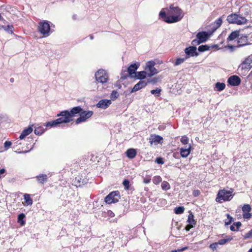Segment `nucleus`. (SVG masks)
Listing matches in <instances>:
<instances>
[{"instance_id": "412c9836", "label": "nucleus", "mask_w": 252, "mask_h": 252, "mask_svg": "<svg viewBox=\"0 0 252 252\" xmlns=\"http://www.w3.org/2000/svg\"><path fill=\"white\" fill-rule=\"evenodd\" d=\"M33 130V129L32 126H28V127L25 128L21 135H20L19 138L20 139H24L27 136L29 135Z\"/></svg>"}, {"instance_id": "37998d69", "label": "nucleus", "mask_w": 252, "mask_h": 252, "mask_svg": "<svg viewBox=\"0 0 252 252\" xmlns=\"http://www.w3.org/2000/svg\"><path fill=\"white\" fill-rule=\"evenodd\" d=\"M2 28L4 29V30L7 31L8 32L12 33L13 32V26L8 25L6 27H3L2 26Z\"/></svg>"}, {"instance_id": "de8ad7c7", "label": "nucleus", "mask_w": 252, "mask_h": 252, "mask_svg": "<svg viewBox=\"0 0 252 252\" xmlns=\"http://www.w3.org/2000/svg\"><path fill=\"white\" fill-rule=\"evenodd\" d=\"M158 81V78H154L152 79L151 80H149L147 81L148 83H151L152 84H155Z\"/></svg>"}, {"instance_id": "8fccbe9b", "label": "nucleus", "mask_w": 252, "mask_h": 252, "mask_svg": "<svg viewBox=\"0 0 252 252\" xmlns=\"http://www.w3.org/2000/svg\"><path fill=\"white\" fill-rule=\"evenodd\" d=\"M201 43V42H200V40L198 38L197 39H194L192 41V44L193 45H198V44H200Z\"/></svg>"}, {"instance_id": "2eb2a0df", "label": "nucleus", "mask_w": 252, "mask_h": 252, "mask_svg": "<svg viewBox=\"0 0 252 252\" xmlns=\"http://www.w3.org/2000/svg\"><path fill=\"white\" fill-rule=\"evenodd\" d=\"M163 142V138L158 135H152L150 138V142L151 144H161Z\"/></svg>"}, {"instance_id": "b1692460", "label": "nucleus", "mask_w": 252, "mask_h": 252, "mask_svg": "<svg viewBox=\"0 0 252 252\" xmlns=\"http://www.w3.org/2000/svg\"><path fill=\"white\" fill-rule=\"evenodd\" d=\"M126 155L128 158H133L136 155V151L134 149H129L126 151Z\"/></svg>"}, {"instance_id": "2f4dec72", "label": "nucleus", "mask_w": 252, "mask_h": 252, "mask_svg": "<svg viewBox=\"0 0 252 252\" xmlns=\"http://www.w3.org/2000/svg\"><path fill=\"white\" fill-rule=\"evenodd\" d=\"M161 188L164 190H167L170 189L169 184L166 181H163L161 184Z\"/></svg>"}, {"instance_id": "72a5a7b5", "label": "nucleus", "mask_w": 252, "mask_h": 252, "mask_svg": "<svg viewBox=\"0 0 252 252\" xmlns=\"http://www.w3.org/2000/svg\"><path fill=\"white\" fill-rule=\"evenodd\" d=\"M187 59L188 57L177 59L175 63V65H179L181 64V63H183Z\"/></svg>"}, {"instance_id": "4c0bfd02", "label": "nucleus", "mask_w": 252, "mask_h": 252, "mask_svg": "<svg viewBox=\"0 0 252 252\" xmlns=\"http://www.w3.org/2000/svg\"><path fill=\"white\" fill-rule=\"evenodd\" d=\"M161 91V89L157 88L156 90H151V93L156 96H158L160 94Z\"/></svg>"}, {"instance_id": "4be33fe9", "label": "nucleus", "mask_w": 252, "mask_h": 252, "mask_svg": "<svg viewBox=\"0 0 252 252\" xmlns=\"http://www.w3.org/2000/svg\"><path fill=\"white\" fill-rule=\"evenodd\" d=\"M25 202H23V205L26 206L32 205V199L29 194H25L24 195Z\"/></svg>"}, {"instance_id": "58836bf2", "label": "nucleus", "mask_w": 252, "mask_h": 252, "mask_svg": "<svg viewBox=\"0 0 252 252\" xmlns=\"http://www.w3.org/2000/svg\"><path fill=\"white\" fill-rule=\"evenodd\" d=\"M185 210V208L184 207H177L175 209V213L176 214H182Z\"/></svg>"}, {"instance_id": "9b49d317", "label": "nucleus", "mask_w": 252, "mask_h": 252, "mask_svg": "<svg viewBox=\"0 0 252 252\" xmlns=\"http://www.w3.org/2000/svg\"><path fill=\"white\" fill-rule=\"evenodd\" d=\"M148 84L146 81H140L138 83L135 84L133 88L131 89L130 93H134L137 92L140 89L145 87Z\"/></svg>"}, {"instance_id": "f704fd0d", "label": "nucleus", "mask_w": 252, "mask_h": 252, "mask_svg": "<svg viewBox=\"0 0 252 252\" xmlns=\"http://www.w3.org/2000/svg\"><path fill=\"white\" fill-rule=\"evenodd\" d=\"M162 181L161 178L159 176H156L153 178V183L156 184L158 185L159 183H160Z\"/></svg>"}, {"instance_id": "69168bd1", "label": "nucleus", "mask_w": 252, "mask_h": 252, "mask_svg": "<svg viewBox=\"0 0 252 252\" xmlns=\"http://www.w3.org/2000/svg\"><path fill=\"white\" fill-rule=\"evenodd\" d=\"M27 152H20V153H27Z\"/></svg>"}, {"instance_id": "e2e57ef3", "label": "nucleus", "mask_w": 252, "mask_h": 252, "mask_svg": "<svg viewBox=\"0 0 252 252\" xmlns=\"http://www.w3.org/2000/svg\"><path fill=\"white\" fill-rule=\"evenodd\" d=\"M248 252H252V248Z\"/></svg>"}, {"instance_id": "aec40b11", "label": "nucleus", "mask_w": 252, "mask_h": 252, "mask_svg": "<svg viewBox=\"0 0 252 252\" xmlns=\"http://www.w3.org/2000/svg\"><path fill=\"white\" fill-rule=\"evenodd\" d=\"M197 38L200 40V42L203 43L205 42L209 38L208 34L205 32H199L196 35Z\"/></svg>"}, {"instance_id": "c03bdc74", "label": "nucleus", "mask_w": 252, "mask_h": 252, "mask_svg": "<svg viewBox=\"0 0 252 252\" xmlns=\"http://www.w3.org/2000/svg\"><path fill=\"white\" fill-rule=\"evenodd\" d=\"M222 23V20L221 18H219L215 21V24L217 26V27L218 28L220 26Z\"/></svg>"}, {"instance_id": "423d86ee", "label": "nucleus", "mask_w": 252, "mask_h": 252, "mask_svg": "<svg viewBox=\"0 0 252 252\" xmlns=\"http://www.w3.org/2000/svg\"><path fill=\"white\" fill-rule=\"evenodd\" d=\"M96 80L100 83L104 84L108 80V74L107 72L103 69H99L95 74Z\"/></svg>"}, {"instance_id": "c85d7f7f", "label": "nucleus", "mask_w": 252, "mask_h": 252, "mask_svg": "<svg viewBox=\"0 0 252 252\" xmlns=\"http://www.w3.org/2000/svg\"><path fill=\"white\" fill-rule=\"evenodd\" d=\"M232 239V237H231L230 236H227L226 238L219 240L217 243H218V244H220V245H224L226 243L230 242Z\"/></svg>"}, {"instance_id": "6e6552de", "label": "nucleus", "mask_w": 252, "mask_h": 252, "mask_svg": "<svg viewBox=\"0 0 252 252\" xmlns=\"http://www.w3.org/2000/svg\"><path fill=\"white\" fill-rule=\"evenodd\" d=\"M120 199L119 193L117 191H112L110 193L105 199V202L108 204L117 202Z\"/></svg>"}, {"instance_id": "39448f33", "label": "nucleus", "mask_w": 252, "mask_h": 252, "mask_svg": "<svg viewBox=\"0 0 252 252\" xmlns=\"http://www.w3.org/2000/svg\"><path fill=\"white\" fill-rule=\"evenodd\" d=\"M155 64L156 63L154 61H150L146 63L144 69L147 72L148 76L151 77L158 72L157 69L154 67Z\"/></svg>"}, {"instance_id": "13d9d810", "label": "nucleus", "mask_w": 252, "mask_h": 252, "mask_svg": "<svg viewBox=\"0 0 252 252\" xmlns=\"http://www.w3.org/2000/svg\"><path fill=\"white\" fill-rule=\"evenodd\" d=\"M151 181V179L150 178H148V179H144V183L145 184H149Z\"/></svg>"}, {"instance_id": "cd10ccee", "label": "nucleus", "mask_w": 252, "mask_h": 252, "mask_svg": "<svg viewBox=\"0 0 252 252\" xmlns=\"http://www.w3.org/2000/svg\"><path fill=\"white\" fill-rule=\"evenodd\" d=\"M25 217V215L23 213L20 214L18 217V222H19L21 226H23L25 224V221L23 220Z\"/></svg>"}, {"instance_id": "1a4fd4ad", "label": "nucleus", "mask_w": 252, "mask_h": 252, "mask_svg": "<svg viewBox=\"0 0 252 252\" xmlns=\"http://www.w3.org/2000/svg\"><path fill=\"white\" fill-rule=\"evenodd\" d=\"M93 114L92 111H83L80 114V117L76 119V124H78L81 122L86 121L88 119L90 118Z\"/></svg>"}, {"instance_id": "5fc2aeb1", "label": "nucleus", "mask_w": 252, "mask_h": 252, "mask_svg": "<svg viewBox=\"0 0 252 252\" xmlns=\"http://www.w3.org/2000/svg\"><path fill=\"white\" fill-rule=\"evenodd\" d=\"M156 162L158 164H163V161L162 160V159L161 158H158L156 159Z\"/></svg>"}, {"instance_id": "9d476101", "label": "nucleus", "mask_w": 252, "mask_h": 252, "mask_svg": "<svg viewBox=\"0 0 252 252\" xmlns=\"http://www.w3.org/2000/svg\"><path fill=\"white\" fill-rule=\"evenodd\" d=\"M139 66V63H133L131 64L127 69L128 75L130 78H134L137 72L136 70Z\"/></svg>"}, {"instance_id": "7ed1b4c3", "label": "nucleus", "mask_w": 252, "mask_h": 252, "mask_svg": "<svg viewBox=\"0 0 252 252\" xmlns=\"http://www.w3.org/2000/svg\"><path fill=\"white\" fill-rule=\"evenodd\" d=\"M233 189H230V190H227L225 189H220L217 194L216 198V201L221 203L223 201H228L231 200L233 197Z\"/></svg>"}, {"instance_id": "4d7b16f0", "label": "nucleus", "mask_w": 252, "mask_h": 252, "mask_svg": "<svg viewBox=\"0 0 252 252\" xmlns=\"http://www.w3.org/2000/svg\"><path fill=\"white\" fill-rule=\"evenodd\" d=\"M129 181H127V180H125L124 182H123V185L127 189L128 187V185H129Z\"/></svg>"}, {"instance_id": "bf43d9fd", "label": "nucleus", "mask_w": 252, "mask_h": 252, "mask_svg": "<svg viewBox=\"0 0 252 252\" xmlns=\"http://www.w3.org/2000/svg\"><path fill=\"white\" fill-rule=\"evenodd\" d=\"M237 228L238 229V228L241 226V223L240 222H237L236 223H234Z\"/></svg>"}, {"instance_id": "680f3d73", "label": "nucleus", "mask_w": 252, "mask_h": 252, "mask_svg": "<svg viewBox=\"0 0 252 252\" xmlns=\"http://www.w3.org/2000/svg\"><path fill=\"white\" fill-rule=\"evenodd\" d=\"M188 248L187 247H186L183 248V249H182L181 250H180L179 251H184V250H185L188 249Z\"/></svg>"}, {"instance_id": "49530a36", "label": "nucleus", "mask_w": 252, "mask_h": 252, "mask_svg": "<svg viewBox=\"0 0 252 252\" xmlns=\"http://www.w3.org/2000/svg\"><path fill=\"white\" fill-rule=\"evenodd\" d=\"M11 142L10 141H6L4 143V147L6 150H7L8 148H9L11 146Z\"/></svg>"}, {"instance_id": "f03ea898", "label": "nucleus", "mask_w": 252, "mask_h": 252, "mask_svg": "<svg viewBox=\"0 0 252 252\" xmlns=\"http://www.w3.org/2000/svg\"><path fill=\"white\" fill-rule=\"evenodd\" d=\"M58 116H61V117L53 121L47 123L45 126H56L63 123H68L72 120L68 116V111H62Z\"/></svg>"}, {"instance_id": "864d4df0", "label": "nucleus", "mask_w": 252, "mask_h": 252, "mask_svg": "<svg viewBox=\"0 0 252 252\" xmlns=\"http://www.w3.org/2000/svg\"><path fill=\"white\" fill-rule=\"evenodd\" d=\"M193 227V225L191 224H189L187 225L185 228L186 230L187 231H189L191 228H192Z\"/></svg>"}, {"instance_id": "473e14b6", "label": "nucleus", "mask_w": 252, "mask_h": 252, "mask_svg": "<svg viewBox=\"0 0 252 252\" xmlns=\"http://www.w3.org/2000/svg\"><path fill=\"white\" fill-rule=\"evenodd\" d=\"M198 49L200 52H204L209 50L210 49V46L207 45H203L199 46Z\"/></svg>"}, {"instance_id": "0eeeda50", "label": "nucleus", "mask_w": 252, "mask_h": 252, "mask_svg": "<svg viewBox=\"0 0 252 252\" xmlns=\"http://www.w3.org/2000/svg\"><path fill=\"white\" fill-rule=\"evenodd\" d=\"M39 32L44 36L49 35L50 27L49 24L46 21L41 22L39 24L38 26Z\"/></svg>"}, {"instance_id": "3c124183", "label": "nucleus", "mask_w": 252, "mask_h": 252, "mask_svg": "<svg viewBox=\"0 0 252 252\" xmlns=\"http://www.w3.org/2000/svg\"><path fill=\"white\" fill-rule=\"evenodd\" d=\"M218 245V243H213V244L210 245V248H211L212 250H214L217 249Z\"/></svg>"}, {"instance_id": "6ab92c4d", "label": "nucleus", "mask_w": 252, "mask_h": 252, "mask_svg": "<svg viewBox=\"0 0 252 252\" xmlns=\"http://www.w3.org/2000/svg\"><path fill=\"white\" fill-rule=\"evenodd\" d=\"M191 148V145H189L186 148H181L180 150L181 157L183 158H187L190 153Z\"/></svg>"}, {"instance_id": "393cba45", "label": "nucleus", "mask_w": 252, "mask_h": 252, "mask_svg": "<svg viewBox=\"0 0 252 252\" xmlns=\"http://www.w3.org/2000/svg\"><path fill=\"white\" fill-rule=\"evenodd\" d=\"M147 75V72L145 71H142L136 73L135 77H136L139 79H143L146 78Z\"/></svg>"}, {"instance_id": "0e129e2a", "label": "nucleus", "mask_w": 252, "mask_h": 252, "mask_svg": "<svg viewBox=\"0 0 252 252\" xmlns=\"http://www.w3.org/2000/svg\"><path fill=\"white\" fill-rule=\"evenodd\" d=\"M229 48H233V46H228Z\"/></svg>"}, {"instance_id": "774afa93", "label": "nucleus", "mask_w": 252, "mask_h": 252, "mask_svg": "<svg viewBox=\"0 0 252 252\" xmlns=\"http://www.w3.org/2000/svg\"><path fill=\"white\" fill-rule=\"evenodd\" d=\"M172 252H177V251H173Z\"/></svg>"}, {"instance_id": "79ce46f5", "label": "nucleus", "mask_w": 252, "mask_h": 252, "mask_svg": "<svg viewBox=\"0 0 252 252\" xmlns=\"http://www.w3.org/2000/svg\"><path fill=\"white\" fill-rule=\"evenodd\" d=\"M119 96L118 93L116 91H113L111 94V98L112 100H115Z\"/></svg>"}, {"instance_id": "7c9ffc66", "label": "nucleus", "mask_w": 252, "mask_h": 252, "mask_svg": "<svg viewBox=\"0 0 252 252\" xmlns=\"http://www.w3.org/2000/svg\"><path fill=\"white\" fill-rule=\"evenodd\" d=\"M45 129L43 127L39 126L35 128L34 132L36 135H39L43 133Z\"/></svg>"}, {"instance_id": "20e7f679", "label": "nucleus", "mask_w": 252, "mask_h": 252, "mask_svg": "<svg viewBox=\"0 0 252 252\" xmlns=\"http://www.w3.org/2000/svg\"><path fill=\"white\" fill-rule=\"evenodd\" d=\"M227 20L229 23L235 24L238 25L246 24L248 20L236 13L231 14L227 16Z\"/></svg>"}, {"instance_id": "c9c22d12", "label": "nucleus", "mask_w": 252, "mask_h": 252, "mask_svg": "<svg viewBox=\"0 0 252 252\" xmlns=\"http://www.w3.org/2000/svg\"><path fill=\"white\" fill-rule=\"evenodd\" d=\"M242 211L243 213H245V212H250L251 210H252V208L250 206V205H249V204H245L243 207H242Z\"/></svg>"}, {"instance_id": "ddd939ff", "label": "nucleus", "mask_w": 252, "mask_h": 252, "mask_svg": "<svg viewBox=\"0 0 252 252\" xmlns=\"http://www.w3.org/2000/svg\"><path fill=\"white\" fill-rule=\"evenodd\" d=\"M228 82L232 86H238L241 83V79L238 76L233 75L228 78Z\"/></svg>"}, {"instance_id": "5701e85b", "label": "nucleus", "mask_w": 252, "mask_h": 252, "mask_svg": "<svg viewBox=\"0 0 252 252\" xmlns=\"http://www.w3.org/2000/svg\"><path fill=\"white\" fill-rule=\"evenodd\" d=\"M240 35V31H235L232 32L229 36L227 37V40L232 41L237 37Z\"/></svg>"}, {"instance_id": "052dcab7", "label": "nucleus", "mask_w": 252, "mask_h": 252, "mask_svg": "<svg viewBox=\"0 0 252 252\" xmlns=\"http://www.w3.org/2000/svg\"><path fill=\"white\" fill-rule=\"evenodd\" d=\"M108 213V215L109 216L111 217H114V213H113V212H112V211H109L108 212V213Z\"/></svg>"}, {"instance_id": "c756f323", "label": "nucleus", "mask_w": 252, "mask_h": 252, "mask_svg": "<svg viewBox=\"0 0 252 252\" xmlns=\"http://www.w3.org/2000/svg\"><path fill=\"white\" fill-rule=\"evenodd\" d=\"M38 181L43 184L44 182H46L47 180V176L45 174H42L38 176L37 177Z\"/></svg>"}, {"instance_id": "a211bd4d", "label": "nucleus", "mask_w": 252, "mask_h": 252, "mask_svg": "<svg viewBox=\"0 0 252 252\" xmlns=\"http://www.w3.org/2000/svg\"><path fill=\"white\" fill-rule=\"evenodd\" d=\"M82 109L80 106L73 107L70 111H68V116L70 118L72 119L76 114L81 113Z\"/></svg>"}, {"instance_id": "e433bc0d", "label": "nucleus", "mask_w": 252, "mask_h": 252, "mask_svg": "<svg viewBox=\"0 0 252 252\" xmlns=\"http://www.w3.org/2000/svg\"><path fill=\"white\" fill-rule=\"evenodd\" d=\"M188 221L189 224L192 225L195 224V222L193 220V215L192 214H189L188 217Z\"/></svg>"}, {"instance_id": "ea45409f", "label": "nucleus", "mask_w": 252, "mask_h": 252, "mask_svg": "<svg viewBox=\"0 0 252 252\" xmlns=\"http://www.w3.org/2000/svg\"><path fill=\"white\" fill-rule=\"evenodd\" d=\"M226 216H227V219L225 220V225H227L230 224L231 223V222L233 220V218L232 217H231L229 215V214H226Z\"/></svg>"}, {"instance_id": "603ef678", "label": "nucleus", "mask_w": 252, "mask_h": 252, "mask_svg": "<svg viewBox=\"0 0 252 252\" xmlns=\"http://www.w3.org/2000/svg\"><path fill=\"white\" fill-rule=\"evenodd\" d=\"M200 194V190L197 189V190H194L193 191V195H194V196L195 197H197L198 196H199Z\"/></svg>"}, {"instance_id": "a18cd8bd", "label": "nucleus", "mask_w": 252, "mask_h": 252, "mask_svg": "<svg viewBox=\"0 0 252 252\" xmlns=\"http://www.w3.org/2000/svg\"><path fill=\"white\" fill-rule=\"evenodd\" d=\"M243 217L245 219H250L252 217V214L251 213H249V212H245L243 213Z\"/></svg>"}, {"instance_id": "4468645a", "label": "nucleus", "mask_w": 252, "mask_h": 252, "mask_svg": "<svg viewBox=\"0 0 252 252\" xmlns=\"http://www.w3.org/2000/svg\"><path fill=\"white\" fill-rule=\"evenodd\" d=\"M251 68L250 67L248 66L244 63L242 62V63L239 66L238 71L239 74L245 75Z\"/></svg>"}, {"instance_id": "f3484780", "label": "nucleus", "mask_w": 252, "mask_h": 252, "mask_svg": "<svg viewBox=\"0 0 252 252\" xmlns=\"http://www.w3.org/2000/svg\"><path fill=\"white\" fill-rule=\"evenodd\" d=\"M238 47H242L251 43L248 40V37L246 35H242L238 40Z\"/></svg>"}, {"instance_id": "6e6d98bb", "label": "nucleus", "mask_w": 252, "mask_h": 252, "mask_svg": "<svg viewBox=\"0 0 252 252\" xmlns=\"http://www.w3.org/2000/svg\"><path fill=\"white\" fill-rule=\"evenodd\" d=\"M230 229L233 231H237L238 230L234 223L230 226Z\"/></svg>"}, {"instance_id": "338daca9", "label": "nucleus", "mask_w": 252, "mask_h": 252, "mask_svg": "<svg viewBox=\"0 0 252 252\" xmlns=\"http://www.w3.org/2000/svg\"><path fill=\"white\" fill-rule=\"evenodd\" d=\"M91 38L92 39L93 38L92 36H91Z\"/></svg>"}, {"instance_id": "a878e982", "label": "nucleus", "mask_w": 252, "mask_h": 252, "mask_svg": "<svg viewBox=\"0 0 252 252\" xmlns=\"http://www.w3.org/2000/svg\"><path fill=\"white\" fill-rule=\"evenodd\" d=\"M243 62L251 68L252 67V55L247 57Z\"/></svg>"}, {"instance_id": "f257e3e1", "label": "nucleus", "mask_w": 252, "mask_h": 252, "mask_svg": "<svg viewBox=\"0 0 252 252\" xmlns=\"http://www.w3.org/2000/svg\"><path fill=\"white\" fill-rule=\"evenodd\" d=\"M183 10L177 6L171 5L167 9V14L162 10L159 14V16L163 21L167 23H173L180 21L184 17Z\"/></svg>"}, {"instance_id": "a19ab883", "label": "nucleus", "mask_w": 252, "mask_h": 252, "mask_svg": "<svg viewBox=\"0 0 252 252\" xmlns=\"http://www.w3.org/2000/svg\"><path fill=\"white\" fill-rule=\"evenodd\" d=\"M181 142L184 145L188 144L189 139L186 136H183L180 139Z\"/></svg>"}, {"instance_id": "09e8293b", "label": "nucleus", "mask_w": 252, "mask_h": 252, "mask_svg": "<svg viewBox=\"0 0 252 252\" xmlns=\"http://www.w3.org/2000/svg\"><path fill=\"white\" fill-rule=\"evenodd\" d=\"M252 237V229L245 235V238H250Z\"/></svg>"}, {"instance_id": "dca6fc26", "label": "nucleus", "mask_w": 252, "mask_h": 252, "mask_svg": "<svg viewBox=\"0 0 252 252\" xmlns=\"http://www.w3.org/2000/svg\"><path fill=\"white\" fill-rule=\"evenodd\" d=\"M111 104V100L109 99H102L100 100L96 104L98 108L102 109L107 108Z\"/></svg>"}, {"instance_id": "f8f14e48", "label": "nucleus", "mask_w": 252, "mask_h": 252, "mask_svg": "<svg viewBox=\"0 0 252 252\" xmlns=\"http://www.w3.org/2000/svg\"><path fill=\"white\" fill-rule=\"evenodd\" d=\"M196 48L194 46H190L186 48L185 49V52L186 54V57L188 59L190 57H193L194 55L197 56V54L195 53Z\"/></svg>"}, {"instance_id": "bb28decb", "label": "nucleus", "mask_w": 252, "mask_h": 252, "mask_svg": "<svg viewBox=\"0 0 252 252\" xmlns=\"http://www.w3.org/2000/svg\"><path fill=\"white\" fill-rule=\"evenodd\" d=\"M225 85L223 83L217 82L215 84V88L218 91H221L224 89Z\"/></svg>"}]
</instances>
